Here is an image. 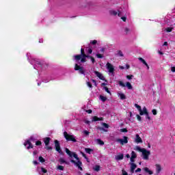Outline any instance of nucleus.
Wrapping results in <instances>:
<instances>
[{
	"label": "nucleus",
	"mask_w": 175,
	"mask_h": 175,
	"mask_svg": "<svg viewBox=\"0 0 175 175\" xmlns=\"http://www.w3.org/2000/svg\"><path fill=\"white\" fill-rule=\"evenodd\" d=\"M142 152L143 159H144L145 161L148 160V157L151 155V152H150V150H147L145 148L144 149V150L142 151Z\"/></svg>",
	"instance_id": "nucleus-9"
},
{
	"label": "nucleus",
	"mask_w": 175,
	"mask_h": 175,
	"mask_svg": "<svg viewBox=\"0 0 175 175\" xmlns=\"http://www.w3.org/2000/svg\"><path fill=\"white\" fill-rule=\"evenodd\" d=\"M116 142L118 143H120V144H122V146H124V144H128V137H123V139H117Z\"/></svg>",
	"instance_id": "nucleus-13"
},
{
	"label": "nucleus",
	"mask_w": 175,
	"mask_h": 175,
	"mask_svg": "<svg viewBox=\"0 0 175 175\" xmlns=\"http://www.w3.org/2000/svg\"><path fill=\"white\" fill-rule=\"evenodd\" d=\"M124 31H125L126 33H128V32L129 31V29L125 28Z\"/></svg>",
	"instance_id": "nucleus-63"
},
{
	"label": "nucleus",
	"mask_w": 175,
	"mask_h": 175,
	"mask_svg": "<svg viewBox=\"0 0 175 175\" xmlns=\"http://www.w3.org/2000/svg\"><path fill=\"white\" fill-rule=\"evenodd\" d=\"M104 90L106 92H107V94H109L110 95H111V92H110V90H109V88L105 86Z\"/></svg>",
	"instance_id": "nucleus-35"
},
{
	"label": "nucleus",
	"mask_w": 175,
	"mask_h": 175,
	"mask_svg": "<svg viewBox=\"0 0 175 175\" xmlns=\"http://www.w3.org/2000/svg\"><path fill=\"white\" fill-rule=\"evenodd\" d=\"M85 55H82L81 57V62L84 64V62H87V57L85 56Z\"/></svg>",
	"instance_id": "nucleus-23"
},
{
	"label": "nucleus",
	"mask_w": 175,
	"mask_h": 175,
	"mask_svg": "<svg viewBox=\"0 0 175 175\" xmlns=\"http://www.w3.org/2000/svg\"><path fill=\"white\" fill-rule=\"evenodd\" d=\"M122 175H128V172H126V171L122 170Z\"/></svg>",
	"instance_id": "nucleus-53"
},
{
	"label": "nucleus",
	"mask_w": 175,
	"mask_h": 175,
	"mask_svg": "<svg viewBox=\"0 0 175 175\" xmlns=\"http://www.w3.org/2000/svg\"><path fill=\"white\" fill-rule=\"evenodd\" d=\"M102 121L103 120V118H101V119H99V118H98L97 116H94L92 118V122H96V121Z\"/></svg>",
	"instance_id": "nucleus-28"
},
{
	"label": "nucleus",
	"mask_w": 175,
	"mask_h": 175,
	"mask_svg": "<svg viewBox=\"0 0 175 175\" xmlns=\"http://www.w3.org/2000/svg\"><path fill=\"white\" fill-rule=\"evenodd\" d=\"M94 73L97 76V77H98V79H100V80H103V81H107L106 79L105 78V77H103L102 73H100L98 71H94Z\"/></svg>",
	"instance_id": "nucleus-15"
},
{
	"label": "nucleus",
	"mask_w": 175,
	"mask_h": 175,
	"mask_svg": "<svg viewBox=\"0 0 175 175\" xmlns=\"http://www.w3.org/2000/svg\"><path fill=\"white\" fill-rule=\"evenodd\" d=\"M86 113H88V114H91V113H92V110L88 109L86 111Z\"/></svg>",
	"instance_id": "nucleus-56"
},
{
	"label": "nucleus",
	"mask_w": 175,
	"mask_h": 175,
	"mask_svg": "<svg viewBox=\"0 0 175 175\" xmlns=\"http://www.w3.org/2000/svg\"><path fill=\"white\" fill-rule=\"evenodd\" d=\"M106 66H107V70L109 72V75L111 76H114V66L109 62L107 63Z\"/></svg>",
	"instance_id": "nucleus-8"
},
{
	"label": "nucleus",
	"mask_w": 175,
	"mask_h": 175,
	"mask_svg": "<svg viewBox=\"0 0 175 175\" xmlns=\"http://www.w3.org/2000/svg\"><path fill=\"white\" fill-rule=\"evenodd\" d=\"M85 152H87V154H91V152H92V151H94V150H92L90 148H85Z\"/></svg>",
	"instance_id": "nucleus-29"
},
{
	"label": "nucleus",
	"mask_w": 175,
	"mask_h": 175,
	"mask_svg": "<svg viewBox=\"0 0 175 175\" xmlns=\"http://www.w3.org/2000/svg\"><path fill=\"white\" fill-rule=\"evenodd\" d=\"M96 57H97V58H103V55L99 53L96 54Z\"/></svg>",
	"instance_id": "nucleus-42"
},
{
	"label": "nucleus",
	"mask_w": 175,
	"mask_h": 175,
	"mask_svg": "<svg viewBox=\"0 0 175 175\" xmlns=\"http://www.w3.org/2000/svg\"><path fill=\"white\" fill-rule=\"evenodd\" d=\"M96 142L97 143V144H99L100 146H103L105 144V142L102 141V139H96Z\"/></svg>",
	"instance_id": "nucleus-24"
},
{
	"label": "nucleus",
	"mask_w": 175,
	"mask_h": 175,
	"mask_svg": "<svg viewBox=\"0 0 175 175\" xmlns=\"http://www.w3.org/2000/svg\"><path fill=\"white\" fill-rule=\"evenodd\" d=\"M118 84L119 85H120V87H127L128 90H132L133 88L132 84H131V83L129 82H126L125 85L124 82H122V81H119Z\"/></svg>",
	"instance_id": "nucleus-11"
},
{
	"label": "nucleus",
	"mask_w": 175,
	"mask_h": 175,
	"mask_svg": "<svg viewBox=\"0 0 175 175\" xmlns=\"http://www.w3.org/2000/svg\"><path fill=\"white\" fill-rule=\"evenodd\" d=\"M138 59L139 61H140V62L144 64V65H147V62H146V60H144V59H143L142 57H139Z\"/></svg>",
	"instance_id": "nucleus-32"
},
{
	"label": "nucleus",
	"mask_w": 175,
	"mask_h": 175,
	"mask_svg": "<svg viewBox=\"0 0 175 175\" xmlns=\"http://www.w3.org/2000/svg\"><path fill=\"white\" fill-rule=\"evenodd\" d=\"M131 158H133L134 159L137 158V154H136V152H135V151L131 152Z\"/></svg>",
	"instance_id": "nucleus-31"
},
{
	"label": "nucleus",
	"mask_w": 175,
	"mask_h": 175,
	"mask_svg": "<svg viewBox=\"0 0 175 175\" xmlns=\"http://www.w3.org/2000/svg\"><path fill=\"white\" fill-rule=\"evenodd\" d=\"M115 159L116 161H122V159H124V154H118L116 156Z\"/></svg>",
	"instance_id": "nucleus-22"
},
{
	"label": "nucleus",
	"mask_w": 175,
	"mask_h": 175,
	"mask_svg": "<svg viewBox=\"0 0 175 175\" xmlns=\"http://www.w3.org/2000/svg\"><path fill=\"white\" fill-rule=\"evenodd\" d=\"M135 142V143H143V139H142V137H140L139 134H136Z\"/></svg>",
	"instance_id": "nucleus-17"
},
{
	"label": "nucleus",
	"mask_w": 175,
	"mask_h": 175,
	"mask_svg": "<svg viewBox=\"0 0 175 175\" xmlns=\"http://www.w3.org/2000/svg\"><path fill=\"white\" fill-rule=\"evenodd\" d=\"M143 170H144V172L146 173H148V174H154V172L151 171L148 167H146L144 168H143Z\"/></svg>",
	"instance_id": "nucleus-20"
},
{
	"label": "nucleus",
	"mask_w": 175,
	"mask_h": 175,
	"mask_svg": "<svg viewBox=\"0 0 175 175\" xmlns=\"http://www.w3.org/2000/svg\"><path fill=\"white\" fill-rule=\"evenodd\" d=\"M55 148L59 154H62V150H61V146L59 145V142H58V140H55Z\"/></svg>",
	"instance_id": "nucleus-12"
},
{
	"label": "nucleus",
	"mask_w": 175,
	"mask_h": 175,
	"mask_svg": "<svg viewBox=\"0 0 175 175\" xmlns=\"http://www.w3.org/2000/svg\"><path fill=\"white\" fill-rule=\"evenodd\" d=\"M130 165H131V173H134L135 169H136L137 167V165L136 164H135L134 163H130Z\"/></svg>",
	"instance_id": "nucleus-18"
},
{
	"label": "nucleus",
	"mask_w": 175,
	"mask_h": 175,
	"mask_svg": "<svg viewBox=\"0 0 175 175\" xmlns=\"http://www.w3.org/2000/svg\"><path fill=\"white\" fill-rule=\"evenodd\" d=\"M81 155L85 158V159H88V157H87V155L85 154L84 152H81Z\"/></svg>",
	"instance_id": "nucleus-41"
},
{
	"label": "nucleus",
	"mask_w": 175,
	"mask_h": 175,
	"mask_svg": "<svg viewBox=\"0 0 175 175\" xmlns=\"http://www.w3.org/2000/svg\"><path fill=\"white\" fill-rule=\"evenodd\" d=\"M116 55H118V57H124V53H122L121 51H118Z\"/></svg>",
	"instance_id": "nucleus-33"
},
{
	"label": "nucleus",
	"mask_w": 175,
	"mask_h": 175,
	"mask_svg": "<svg viewBox=\"0 0 175 175\" xmlns=\"http://www.w3.org/2000/svg\"><path fill=\"white\" fill-rule=\"evenodd\" d=\"M46 150H53V147L48 146H46L45 147Z\"/></svg>",
	"instance_id": "nucleus-46"
},
{
	"label": "nucleus",
	"mask_w": 175,
	"mask_h": 175,
	"mask_svg": "<svg viewBox=\"0 0 175 175\" xmlns=\"http://www.w3.org/2000/svg\"><path fill=\"white\" fill-rule=\"evenodd\" d=\"M134 77V76L133 75H126V79H128V80H132V79Z\"/></svg>",
	"instance_id": "nucleus-39"
},
{
	"label": "nucleus",
	"mask_w": 175,
	"mask_h": 175,
	"mask_svg": "<svg viewBox=\"0 0 175 175\" xmlns=\"http://www.w3.org/2000/svg\"><path fill=\"white\" fill-rule=\"evenodd\" d=\"M74 69L75 70H78L79 75H83V76H85V68L79 65V64H75Z\"/></svg>",
	"instance_id": "nucleus-6"
},
{
	"label": "nucleus",
	"mask_w": 175,
	"mask_h": 175,
	"mask_svg": "<svg viewBox=\"0 0 175 175\" xmlns=\"http://www.w3.org/2000/svg\"><path fill=\"white\" fill-rule=\"evenodd\" d=\"M130 161H131V163H133V162H135V159L131 157Z\"/></svg>",
	"instance_id": "nucleus-60"
},
{
	"label": "nucleus",
	"mask_w": 175,
	"mask_h": 175,
	"mask_svg": "<svg viewBox=\"0 0 175 175\" xmlns=\"http://www.w3.org/2000/svg\"><path fill=\"white\" fill-rule=\"evenodd\" d=\"M41 171L42 172V173H47V170L44 169V167L41 168Z\"/></svg>",
	"instance_id": "nucleus-48"
},
{
	"label": "nucleus",
	"mask_w": 175,
	"mask_h": 175,
	"mask_svg": "<svg viewBox=\"0 0 175 175\" xmlns=\"http://www.w3.org/2000/svg\"><path fill=\"white\" fill-rule=\"evenodd\" d=\"M36 145H37V146H42V142H40V141L36 142Z\"/></svg>",
	"instance_id": "nucleus-45"
},
{
	"label": "nucleus",
	"mask_w": 175,
	"mask_h": 175,
	"mask_svg": "<svg viewBox=\"0 0 175 175\" xmlns=\"http://www.w3.org/2000/svg\"><path fill=\"white\" fill-rule=\"evenodd\" d=\"M152 113L154 116H157V109H152Z\"/></svg>",
	"instance_id": "nucleus-49"
},
{
	"label": "nucleus",
	"mask_w": 175,
	"mask_h": 175,
	"mask_svg": "<svg viewBox=\"0 0 175 175\" xmlns=\"http://www.w3.org/2000/svg\"><path fill=\"white\" fill-rule=\"evenodd\" d=\"M29 62L37 70H42L46 66V63L39 59H32Z\"/></svg>",
	"instance_id": "nucleus-2"
},
{
	"label": "nucleus",
	"mask_w": 175,
	"mask_h": 175,
	"mask_svg": "<svg viewBox=\"0 0 175 175\" xmlns=\"http://www.w3.org/2000/svg\"><path fill=\"white\" fill-rule=\"evenodd\" d=\"M171 70H172V72H175V67H171Z\"/></svg>",
	"instance_id": "nucleus-62"
},
{
	"label": "nucleus",
	"mask_w": 175,
	"mask_h": 175,
	"mask_svg": "<svg viewBox=\"0 0 175 175\" xmlns=\"http://www.w3.org/2000/svg\"><path fill=\"white\" fill-rule=\"evenodd\" d=\"M123 10L122 8H120L118 10V11H116L114 10H109V14L111 16H118V17H122V16H124V14L122 13Z\"/></svg>",
	"instance_id": "nucleus-5"
},
{
	"label": "nucleus",
	"mask_w": 175,
	"mask_h": 175,
	"mask_svg": "<svg viewBox=\"0 0 175 175\" xmlns=\"http://www.w3.org/2000/svg\"><path fill=\"white\" fill-rule=\"evenodd\" d=\"M33 154L35 156V155H37L38 154V151L37 150H34L33 152Z\"/></svg>",
	"instance_id": "nucleus-61"
},
{
	"label": "nucleus",
	"mask_w": 175,
	"mask_h": 175,
	"mask_svg": "<svg viewBox=\"0 0 175 175\" xmlns=\"http://www.w3.org/2000/svg\"><path fill=\"white\" fill-rule=\"evenodd\" d=\"M121 20H122L125 23L126 21V16H122Z\"/></svg>",
	"instance_id": "nucleus-52"
},
{
	"label": "nucleus",
	"mask_w": 175,
	"mask_h": 175,
	"mask_svg": "<svg viewBox=\"0 0 175 175\" xmlns=\"http://www.w3.org/2000/svg\"><path fill=\"white\" fill-rule=\"evenodd\" d=\"M136 117L138 121H142V117L139 115H136Z\"/></svg>",
	"instance_id": "nucleus-47"
},
{
	"label": "nucleus",
	"mask_w": 175,
	"mask_h": 175,
	"mask_svg": "<svg viewBox=\"0 0 175 175\" xmlns=\"http://www.w3.org/2000/svg\"><path fill=\"white\" fill-rule=\"evenodd\" d=\"M146 116V119L148 120V121H151V117H150V115L148 114V111L147 110V108L146 107H143V116Z\"/></svg>",
	"instance_id": "nucleus-14"
},
{
	"label": "nucleus",
	"mask_w": 175,
	"mask_h": 175,
	"mask_svg": "<svg viewBox=\"0 0 175 175\" xmlns=\"http://www.w3.org/2000/svg\"><path fill=\"white\" fill-rule=\"evenodd\" d=\"M87 85L89 88H92V84H91V82H87Z\"/></svg>",
	"instance_id": "nucleus-44"
},
{
	"label": "nucleus",
	"mask_w": 175,
	"mask_h": 175,
	"mask_svg": "<svg viewBox=\"0 0 175 175\" xmlns=\"http://www.w3.org/2000/svg\"><path fill=\"white\" fill-rule=\"evenodd\" d=\"M64 136L66 140H67V142H73V143H76L77 142V140H76V137H75V135L68 134V132L66 131L64 132Z\"/></svg>",
	"instance_id": "nucleus-3"
},
{
	"label": "nucleus",
	"mask_w": 175,
	"mask_h": 175,
	"mask_svg": "<svg viewBox=\"0 0 175 175\" xmlns=\"http://www.w3.org/2000/svg\"><path fill=\"white\" fill-rule=\"evenodd\" d=\"M35 140H36V139H35V137H30V138L24 143V146L27 147V150H29V148H33V145H32V143H31V142H35Z\"/></svg>",
	"instance_id": "nucleus-4"
},
{
	"label": "nucleus",
	"mask_w": 175,
	"mask_h": 175,
	"mask_svg": "<svg viewBox=\"0 0 175 175\" xmlns=\"http://www.w3.org/2000/svg\"><path fill=\"white\" fill-rule=\"evenodd\" d=\"M101 125L103 127L96 126L97 131H103V132H108L109 130L107 129H109V124L105 122H101Z\"/></svg>",
	"instance_id": "nucleus-7"
},
{
	"label": "nucleus",
	"mask_w": 175,
	"mask_h": 175,
	"mask_svg": "<svg viewBox=\"0 0 175 175\" xmlns=\"http://www.w3.org/2000/svg\"><path fill=\"white\" fill-rule=\"evenodd\" d=\"M88 53L89 54H92V49H88Z\"/></svg>",
	"instance_id": "nucleus-59"
},
{
	"label": "nucleus",
	"mask_w": 175,
	"mask_h": 175,
	"mask_svg": "<svg viewBox=\"0 0 175 175\" xmlns=\"http://www.w3.org/2000/svg\"><path fill=\"white\" fill-rule=\"evenodd\" d=\"M65 151L67 155H68L71 163H73L75 166H77L79 170H83V167H81L83 163L80 161L77 154L75 152L70 151L68 148H66Z\"/></svg>",
	"instance_id": "nucleus-1"
},
{
	"label": "nucleus",
	"mask_w": 175,
	"mask_h": 175,
	"mask_svg": "<svg viewBox=\"0 0 175 175\" xmlns=\"http://www.w3.org/2000/svg\"><path fill=\"white\" fill-rule=\"evenodd\" d=\"M100 99L102 102H106V100H107V98L102 95L100 96Z\"/></svg>",
	"instance_id": "nucleus-30"
},
{
	"label": "nucleus",
	"mask_w": 175,
	"mask_h": 175,
	"mask_svg": "<svg viewBox=\"0 0 175 175\" xmlns=\"http://www.w3.org/2000/svg\"><path fill=\"white\" fill-rule=\"evenodd\" d=\"M135 107L139 111V114L141 116H143V109H142V107L140 105H137V104H135Z\"/></svg>",
	"instance_id": "nucleus-19"
},
{
	"label": "nucleus",
	"mask_w": 175,
	"mask_h": 175,
	"mask_svg": "<svg viewBox=\"0 0 175 175\" xmlns=\"http://www.w3.org/2000/svg\"><path fill=\"white\" fill-rule=\"evenodd\" d=\"M64 166H62V165H58L57 167V170H64Z\"/></svg>",
	"instance_id": "nucleus-38"
},
{
	"label": "nucleus",
	"mask_w": 175,
	"mask_h": 175,
	"mask_svg": "<svg viewBox=\"0 0 175 175\" xmlns=\"http://www.w3.org/2000/svg\"><path fill=\"white\" fill-rule=\"evenodd\" d=\"M92 83H94L95 87L98 86V84L96 83V81H95V79H92Z\"/></svg>",
	"instance_id": "nucleus-50"
},
{
	"label": "nucleus",
	"mask_w": 175,
	"mask_h": 175,
	"mask_svg": "<svg viewBox=\"0 0 175 175\" xmlns=\"http://www.w3.org/2000/svg\"><path fill=\"white\" fill-rule=\"evenodd\" d=\"M90 59H91L92 64H95V59H94V57H92L90 58Z\"/></svg>",
	"instance_id": "nucleus-55"
},
{
	"label": "nucleus",
	"mask_w": 175,
	"mask_h": 175,
	"mask_svg": "<svg viewBox=\"0 0 175 175\" xmlns=\"http://www.w3.org/2000/svg\"><path fill=\"white\" fill-rule=\"evenodd\" d=\"M81 55H85V53H84V49H81V54L80 55H74V60L76 62H79L80 59H81Z\"/></svg>",
	"instance_id": "nucleus-10"
},
{
	"label": "nucleus",
	"mask_w": 175,
	"mask_h": 175,
	"mask_svg": "<svg viewBox=\"0 0 175 175\" xmlns=\"http://www.w3.org/2000/svg\"><path fill=\"white\" fill-rule=\"evenodd\" d=\"M38 161L40 162H42V163H43V162H44V159L42 156H40L38 157Z\"/></svg>",
	"instance_id": "nucleus-37"
},
{
	"label": "nucleus",
	"mask_w": 175,
	"mask_h": 175,
	"mask_svg": "<svg viewBox=\"0 0 175 175\" xmlns=\"http://www.w3.org/2000/svg\"><path fill=\"white\" fill-rule=\"evenodd\" d=\"M51 140V138L50 137H46L44 139V142L45 146H49L50 144V141Z\"/></svg>",
	"instance_id": "nucleus-21"
},
{
	"label": "nucleus",
	"mask_w": 175,
	"mask_h": 175,
	"mask_svg": "<svg viewBox=\"0 0 175 175\" xmlns=\"http://www.w3.org/2000/svg\"><path fill=\"white\" fill-rule=\"evenodd\" d=\"M120 132H123V133H126V132H128V129H120Z\"/></svg>",
	"instance_id": "nucleus-43"
},
{
	"label": "nucleus",
	"mask_w": 175,
	"mask_h": 175,
	"mask_svg": "<svg viewBox=\"0 0 175 175\" xmlns=\"http://www.w3.org/2000/svg\"><path fill=\"white\" fill-rule=\"evenodd\" d=\"M59 162L60 163V165H64V163H66V165H68V162H66V161H65L64 159L60 158L59 159Z\"/></svg>",
	"instance_id": "nucleus-27"
},
{
	"label": "nucleus",
	"mask_w": 175,
	"mask_h": 175,
	"mask_svg": "<svg viewBox=\"0 0 175 175\" xmlns=\"http://www.w3.org/2000/svg\"><path fill=\"white\" fill-rule=\"evenodd\" d=\"M156 175H159V173H161V171L162 170V167H161V165L156 164Z\"/></svg>",
	"instance_id": "nucleus-16"
},
{
	"label": "nucleus",
	"mask_w": 175,
	"mask_h": 175,
	"mask_svg": "<svg viewBox=\"0 0 175 175\" xmlns=\"http://www.w3.org/2000/svg\"><path fill=\"white\" fill-rule=\"evenodd\" d=\"M165 31L166 32H172V31H173V27H167Z\"/></svg>",
	"instance_id": "nucleus-36"
},
{
	"label": "nucleus",
	"mask_w": 175,
	"mask_h": 175,
	"mask_svg": "<svg viewBox=\"0 0 175 175\" xmlns=\"http://www.w3.org/2000/svg\"><path fill=\"white\" fill-rule=\"evenodd\" d=\"M94 170H95V172H99V170H100V166L99 165H96L94 168Z\"/></svg>",
	"instance_id": "nucleus-34"
},
{
	"label": "nucleus",
	"mask_w": 175,
	"mask_h": 175,
	"mask_svg": "<svg viewBox=\"0 0 175 175\" xmlns=\"http://www.w3.org/2000/svg\"><path fill=\"white\" fill-rule=\"evenodd\" d=\"M49 81H50V79H43L42 80L43 83H49Z\"/></svg>",
	"instance_id": "nucleus-54"
},
{
	"label": "nucleus",
	"mask_w": 175,
	"mask_h": 175,
	"mask_svg": "<svg viewBox=\"0 0 175 175\" xmlns=\"http://www.w3.org/2000/svg\"><path fill=\"white\" fill-rule=\"evenodd\" d=\"M84 135H85L86 136H88L90 135V133L88 131H83Z\"/></svg>",
	"instance_id": "nucleus-51"
},
{
	"label": "nucleus",
	"mask_w": 175,
	"mask_h": 175,
	"mask_svg": "<svg viewBox=\"0 0 175 175\" xmlns=\"http://www.w3.org/2000/svg\"><path fill=\"white\" fill-rule=\"evenodd\" d=\"M144 149L145 148H140V146H135V148H134V150H135L136 151H139V152L144 151Z\"/></svg>",
	"instance_id": "nucleus-26"
},
{
	"label": "nucleus",
	"mask_w": 175,
	"mask_h": 175,
	"mask_svg": "<svg viewBox=\"0 0 175 175\" xmlns=\"http://www.w3.org/2000/svg\"><path fill=\"white\" fill-rule=\"evenodd\" d=\"M118 96H120L122 100H124V99H126V96L123 93H119Z\"/></svg>",
	"instance_id": "nucleus-25"
},
{
	"label": "nucleus",
	"mask_w": 175,
	"mask_h": 175,
	"mask_svg": "<svg viewBox=\"0 0 175 175\" xmlns=\"http://www.w3.org/2000/svg\"><path fill=\"white\" fill-rule=\"evenodd\" d=\"M139 172H142V169L141 168H137L136 170H135V173H137Z\"/></svg>",
	"instance_id": "nucleus-58"
},
{
	"label": "nucleus",
	"mask_w": 175,
	"mask_h": 175,
	"mask_svg": "<svg viewBox=\"0 0 175 175\" xmlns=\"http://www.w3.org/2000/svg\"><path fill=\"white\" fill-rule=\"evenodd\" d=\"M33 165H38L39 163H38L37 161H34L33 162Z\"/></svg>",
	"instance_id": "nucleus-64"
},
{
	"label": "nucleus",
	"mask_w": 175,
	"mask_h": 175,
	"mask_svg": "<svg viewBox=\"0 0 175 175\" xmlns=\"http://www.w3.org/2000/svg\"><path fill=\"white\" fill-rule=\"evenodd\" d=\"M98 43V41L96 40L90 41L91 44H96Z\"/></svg>",
	"instance_id": "nucleus-40"
},
{
	"label": "nucleus",
	"mask_w": 175,
	"mask_h": 175,
	"mask_svg": "<svg viewBox=\"0 0 175 175\" xmlns=\"http://www.w3.org/2000/svg\"><path fill=\"white\" fill-rule=\"evenodd\" d=\"M85 57H86V58H89L90 59H91V58L92 57V56L91 55H87L85 54Z\"/></svg>",
	"instance_id": "nucleus-57"
}]
</instances>
